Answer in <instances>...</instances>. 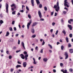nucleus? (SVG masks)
<instances>
[{"mask_svg": "<svg viewBox=\"0 0 73 73\" xmlns=\"http://www.w3.org/2000/svg\"><path fill=\"white\" fill-rule=\"evenodd\" d=\"M32 23V20L31 19L30 21V22L29 23H28L27 24V29H29V26Z\"/></svg>", "mask_w": 73, "mask_h": 73, "instance_id": "39448f33", "label": "nucleus"}, {"mask_svg": "<svg viewBox=\"0 0 73 73\" xmlns=\"http://www.w3.org/2000/svg\"><path fill=\"white\" fill-rule=\"evenodd\" d=\"M66 40L67 42H69V39L68 38V37H66Z\"/></svg>", "mask_w": 73, "mask_h": 73, "instance_id": "5701e85b", "label": "nucleus"}, {"mask_svg": "<svg viewBox=\"0 0 73 73\" xmlns=\"http://www.w3.org/2000/svg\"><path fill=\"white\" fill-rule=\"evenodd\" d=\"M42 7V4H40L39 6V8H41Z\"/></svg>", "mask_w": 73, "mask_h": 73, "instance_id": "393cba45", "label": "nucleus"}, {"mask_svg": "<svg viewBox=\"0 0 73 73\" xmlns=\"http://www.w3.org/2000/svg\"><path fill=\"white\" fill-rule=\"evenodd\" d=\"M69 52L70 53H73V49H69Z\"/></svg>", "mask_w": 73, "mask_h": 73, "instance_id": "aec40b11", "label": "nucleus"}, {"mask_svg": "<svg viewBox=\"0 0 73 73\" xmlns=\"http://www.w3.org/2000/svg\"><path fill=\"white\" fill-rule=\"evenodd\" d=\"M9 51H8V50H7L6 51V53L7 54H9Z\"/></svg>", "mask_w": 73, "mask_h": 73, "instance_id": "bf43d9fd", "label": "nucleus"}, {"mask_svg": "<svg viewBox=\"0 0 73 73\" xmlns=\"http://www.w3.org/2000/svg\"><path fill=\"white\" fill-rule=\"evenodd\" d=\"M38 15L40 18V21H44V19H41V18H42V15H41V12H40V11H38Z\"/></svg>", "mask_w": 73, "mask_h": 73, "instance_id": "f03ea898", "label": "nucleus"}, {"mask_svg": "<svg viewBox=\"0 0 73 73\" xmlns=\"http://www.w3.org/2000/svg\"><path fill=\"white\" fill-rule=\"evenodd\" d=\"M69 71H70V72H73V70H72V68L70 69H69Z\"/></svg>", "mask_w": 73, "mask_h": 73, "instance_id": "4d7b16f0", "label": "nucleus"}, {"mask_svg": "<svg viewBox=\"0 0 73 73\" xmlns=\"http://www.w3.org/2000/svg\"><path fill=\"white\" fill-rule=\"evenodd\" d=\"M15 21H13L12 22V25H14L15 24Z\"/></svg>", "mask_w": 73, "mask_h": 73, "instance_id": "a19ab883", "label": "nucleus"}, {"mask_svg": "<svg viewBox=\"0 0 73 73\" xmlns=\"http://www.w3.org/2000/svg\"><path fill=\"white\" fill-rule=\"evenodd\" d=\"M9 59H11L12 58V56L9 55Z\"/></svg>", "mask_w": 73, "mask_h": 73, "instance_id": "c03bdc74", "label": "nucleus"}, {"mask_svg": "<svg viewBox=\"0 0 73 73\" xmlns=\"http://www.w3.org/2000/svg\"><path fill=\"white\" fill-rule=\"evenodd\" d=\"M48 46L50 47L51 49H52V46L50 44H48Z\"/></svg>", "mask_w": 73, "mask_h": 73, "instance_id": "cd10ccee", "label": "nucleus"}, {"mask_svg": "<svg viewBox=\"0 0 73 73\" xmlns=\"http://www.w3.org/2000/svg\"><path fill=\"white\" fill-rule=\"evenodd\" d=\"M44 8L45 11H47V7H44Z\"/></svg>", "mask_w": 73, "mask_h": 73, "instance_id": "473e14b6", "label": "nucleus"}, {"mask_svg": "<svg viewBox=\"0 0 73 73\" xmlns=\"http://www.w3.org/2000/svg\"><path fill=\"white\" fill-rule=\"evenodd\" d=\"M20 40H18V44L19 45V44H20Z\"/></svg>", "mask_w": 73, "mask_h": 73, "instance_id": "603ef678", "label": "nucleus"}, {"mask_svg": "<svg viewBox=\"0 0 73 73\" xmlns=\"http://www.w3.org/2000/svg\"><path fill=\"white\" fill-rule=\"evenodd\" d=\"M28 17L30 19H31V15L30 14L28 15Z\"/></svg>", "mask_w": 73, "mask_h": 73, "instance_id": "7c9ffc66", "label": "nucleus"}, {"mask_svg": "<svg viewBox=\"0 0 73 73\" xmlns=\"http://www.w3.org/2000/svg\"><path fill=\"white\" fill-rule=\"evenodd\" d=\"M11 7H13L14 6H15V4H13L11 5Z\"/></svg>", "mask_w": 73, "mask_h": 73, "instance_id": "3c124183", "label": "nucleus"}, {"mask_svg": "<svg viewBox=\"0 0 73 73\" xmlns=\"http://www.w3.org/2000/svg\"><path fill=\"white\" fill-rule=\"evenodd\" d=\"M14 30L15 31H16L17 30L16 27H14Z\"/></svg>", "mask_w": 73, "mask_h": 73, "instance_id": "864d4df0", "label": "nucleus"}, {"mask_svg": "<svg viewBox=\"0 0 73 73\" xmlns=\"http://www.w3.org/2000/svg\"><path fill=\"white\" fill-rule=\"evenodd\" d=\"M19 52H20V50H17L16 51V53H19Z\"/></svg>", "mask_w": 73, "mask_h": 73, "instance_id": "6e6d98bb", "label": "nucleus"}, {"mask_svg": "<svg viewBox=\"0 0 73 73\" xmlns=\"http://www.w3.org/2000/svg\"><path fill=\"white\" fill-rule=\"evenodd\" d=\"M31 31L32 33H35V29L33 27L31 29Z\"/></svg>", "mask_w": 73, "mask_h": 73, "instance_id": "4468645a", "label": "nucleus"}, {"mask_svg": "<svg viewBox=\"0 0 73 73\" xmlns=\"http://www.w3.org/2000/svg\"><path fill=\"white\" fill-rule=\"evenodd\" d=\"M9 32L8 31H7L6 32V34L5 35V36H9Z\"/></svg>", "mask_w": 73, "mask_h": 73, "instance_id": "412c9836", "label": "nucleus"}, {"mask_svg": "<svg viewBox=\"0 0 73 73\" xmlns=\"http://www.w3.org/2000/svg\"><path fill=\"white\" fill-rule=\"evenodd\" d=\"M48 50L50 53H52V51L50 50Z\"/></svg>", "mask_w": 73, "mask_h": 73, "instance_id": "774afa93", "label": "nucleus"}, {"mask_svg": "<svg viewBox=\"0 0 73 73\" xmlns=\"http://www.w3.org/2000/svg\"><path fill=\"white\" fill-rule=\"evenodd\" d=\"M3 23H4V22L2 20H1L0 21V24H2Z\"/></svg>", "mask_w": 73, "mask_h": 73, "instance_id": "bb28decb", "label": "nucleus"}, {"mask_svg": "<svg viewBox=\"0 0 73 73\" xmlns=\"http://www.w3.org/2000/svg\"><path fill=\"white\" fill-rule=\"evenodd\" d=\"M9 30L10 31H12V30H13L12 28V27L9 28Z\"/></svg>", "mask_w": 73, "mask_h": 73, "instance_id": "e433bc0d", "label": "nucleus"}, {"mask_svg": "<svg viewBox=\"0 0 73 73\" xmlns=\"http://www.w3.org/2000/svg\"><path fill=\"white\" fill-rule=\"evenodd\" d=\"M63 63H61L60 64V65L61 66H63Z\"/></svg>", "mask_w": 73, "mask_h": 73, "instance_id": "a18cd8bd", "label": "nucleus"}, {"mask_svg": "<svg viewBox=\"0 0 73 73\" xmlns=\"http://www.w3.org/2000/svg\"><path fill=\"white\" fill-rule=\"evenodd\" d=\"M61 50H63V49H64V47L63 45L61 46Z\"/></svg>", "mask_w": 73, "mask_h": 73, "instance_id": "2f4dec72", "label": "nucleus"}, {"mask_svg": "<svg viewBox=\"0 0 73 73\" xmlns=\"http://www.w3.org/2000/svg\"><path fill=\"white\" fill-rule=\"evenodd\" d=\"M0 17H1V18H2V17H3V15H2V14H1L0 15Z\"/></svg>", "mask_w": 73, "mask_h": 73, "instance_id": "0e129e2a", "label": "nucleus"}, {"mask_svg": "<svg viewBox=\"0 0 73 73\" xmlns=\"http://www.w3.org/2000/svg\"><path fill=\"white\" fill-rule=\"evenodd\" d=\"M38 47H37V46H36V47H35V50H38Z\"/></svg>", "mask_w": 73, "mask_h": 73, "instance_id": "338daca9", "label": "nucleus"}, {"mask_svg": "<svg viewBox=\"0 0 73 73\" xmlns=\"http://www.w3.org/2000/svg\"><path fill=\"white\" fill-rule=\"evenodd\" d=\"M67 1H68V0H64V5L65 7H66V6L68 8L69 6L68 5V2H67Z\"/></svg>", "mask_w": 73, "mask_h": 73, "instance_id": "20e7f679", "label": "nucleus"}, {"mask_svg": "<svg viewBox=\"0 0 73 73\" xmlns=\"http://www.w3.org/2000/svg\"><path fill=\"white\" fill-rule=\"evenodd\" d=\"M14 70V69H13V68H11L10 70V72H13V71Z\"/></svg>", "mask_w": 73, "mask_h": 73, "instance_id": "4c0bfd02", "label": "nucleus"}, {"mask_svg": "<svg viewBox=\"0 0 73 73\" xmlns=\"http://www.w3.org/2000/svg\"><path fill=\"white\" fill-rule=\"evenodd\" d=\"M36 2V3L37 4V5H39L40 4V1H39V0H35Z\"/></svg>", "mask_w": 73, "mask_h": 73, "instance_id": "a211bd4d", "label": "nucleus"}, {"mask_svg": "<svg viewBox=\"0 0 73 73\" xmlns=\"http://www.w3.org/2000/svg\"><path fill=\"white\" fill-rule=\"evenodd\" d=\"M61 72H62L63 73H69V72H67V70L66 69L64 71L62 70H61Z\"/></svg>", "mask_w": 73, "mask_h": 73, "instance_id": "1a4fd4ad", "label": "nucleus"}, {"mask_svg": "<svg viewBox=\"0 0 73 73\" xmlns=\"http://www.w3.org/2000/svg\"><path fill=\"white\" fill-rule=\"evenodd\" d=\"M36 35H33L31 36V37L32 38H35L36 37Z\"/></svg>", "mask_w": 73, "mask_h": 73, "instance_id": "a878e982", "label": "nucleus"}, {"mask_svg": "<svg viewBox=\"0 0 73 73\" xmlns=\"http://www.w3.org/2000/svg\"><path fill=\"white\" fill-rule=\"evenodd\" d=\"M15 13H16V11H13L12 13V14L13 15H15Z\"/></svg>", "mask_w": 73, "mask_h": 73, "instance_id": "37998d69", "label": "nucleus"}, {"mask_svg": "<svg viewBox=\"0 0 73 73\" xmlns=\"http://www.w3.org/2000/svg\"><path fill=\"white\" fill-rule=\"evenodd\" d=\"M62 32L64 34V36H65L66 35V31H65V30H63L62 31Z\"/></svg>", "mask_w": 73, "mask_h": 73, "instance_id": "4be33fe9", "label": "nucleus"}, {"mask_svg": "<svg viewBox=\"0 0 73 73\" xmlns=\"http://www.w3.org/2000/svg\"><path fill=\"white\" fill-rule=\"evenodd\" d=\"M57 15V13H55L54 14V16H56Z\"/></svg>", "mask_w": 73, "mask_h": 73, "instance_id": "052dcab7", "label": "nucleus"}, {"mask_svg": "<svg viewBox=\"0 0 73 73\" xmlns=\"http://www.w3.org/2000/svg\"><path fill=\"white\" fill-rule=\"evenodd\" d=\"M23 53L24 54H26L25 56V61H27L28 60L27 57H28V54H27V51H24Z\"/></svg>", "mask_w": 73, "mask_h": 73, "instance_id": "7ed1b4c3", "label": "nucleus"}, {"mask_svg": "<svg viewBox=\"0 0 73 73\" xmlns=\"http://www.w3.org/2000/svg\"><path fill=\"white\" fill-rule=\"evenodd\" d=\"M53 72L54 73H56V70L55 69H53Z\"/></svg>", "mask_w": 73, "mask_h": 73, "instance_id": "5fc2aeb1", "label": "nucleus"}, {"mask_svg": "<svg viewBox=\"0 0 73 73\" xmlns=\"http://www.w3.org/2000/svg\"><path fill=\"white\" fill-rule=\"evenodd\" d=\"M53 29H51L50 30V32H51V33H52V32H53Z\"/></svg>", "mask_w": 73, "mask_h": 73, "instance_id": "e2e57ef3", "label": "nucleus"}, {"mask_svg": "<svg viewBox=\"0 0 73 73\" xmlns=\"http://www.w3.org/2000/svg\"><path fill=\"white\" fill-rule=\"evenodd\" d=\"M40 53H43V49H42L40 51Z\"/></svg>", "mask_w": 73, "mask_h": 73, "instance_id": "c9c22d12", "label": "nucleus"}, {"mask_svg": "<svg viewBox=\"0 0 73 73\" xmlns=\"http://www.w3.org/2000/svg\"><path fill=\"white\" fill-rule=\"evenodd\" d=\"M27 62H24L23 63V66L24 67V68H25V67L27 66Z\"/></svg>", "mask_w": 73, "mask_h": 73, "instance_id": "6e6552de", "label": "nucleus"}, {"mask_svg": "<svg viewBox=\"0 0 73 73\" xmlns=\"http://www.w3.org/2000/svg\"><path fill=\"white\" fill-rule=\"evenodd\" d=\"M38 24V23L37 22H34L33 23L32 25V27H35L36 25H37V24Z\"/></svg>", "mask_w": 73, "mask_h": 73, "instance_id": "9b49d317", "label": "nucleus"}, {"mask_svg": "<svg viewBox=\"0 0 73 73\" xmlns=\"http://www.w3.org/2000/svg\"><path fill=\"white\" fill-rule=\"evenodd\" d=\"M43 60L44 62H47L48 61V59L46 58H44L43 59Z\"/></svg>", "mask_w": 73, "mask_h": 73, "instance_id": "f3484780", "label": "nucleus"}, {"mask_svg": "<svg viewBox=\"0 0 73 73\" xmlns=\"http://www.w3.org/2000/svg\"><path fill=\"white\" fill-rule=\"evenodd\" d=\"M54 8L56 12H58L60 10V6H59V3L58 1L56 3V5H54Z\"/></svg>", "mask_w": 73, "mask_h": 73, "instance_id": "f257e3e1", "label": "nucleus"}, {"mask_svg": "<svg viewBox=\"0 0 73 73\" xmlns=\"http://www.w3.org/2000/svg\"><path fill=\"white\" fill-rule=\"evenodd\" d=\"M33 68V66H31V67L28 68L29 69H32Z\"/></svg>", "mask_w": 73, "mask_h": 73, "instance_id": "f704fd0d", "label": "nucleus"}, {"mask_svg": "<svg viewBox=\"0 0 73 73\" xmlns=\"http://www.w3.org/2000/svg\"><path fill=\"white\" fill-rule=\"evenodd\" d=\"M31 3L32 5V6L34 7L35 5L34 4V0H31Z\"/></svg>", "mask_w": 73, "mask_h": 73, "instance_id": "f8f14e48", "label": "nucleus"}, {"mask_svg": "<svg viewBox=\"0 0 73 73\" xmlns=\"http://www.w3.org/2000/svg\"><path fill=\"white\" fill-rule=\"evenodd\" d=\"M19 35V34H17L15 35V36H16V37H17V36H18Z\"/></svg>", "mask_w": 73, "mask_h": 73, "instance_id": "680f3d73", "label": "nucleus"}, {"mask_svg": "<svg viewBox=\"0 0 73 73\" xmlns=\"http://www.w3.org/2000/svg\"><path fill=\"white\" fill-rule=\"evenodd\" d=\"M58 30H57L56 31V33H55L56 35H57L58 34Z\"/></svg>", "mask_w": 73, "mask_h": 73, "instance_id": "ea45409f", "label": "nucleus"}, {"mask_svg": "<svg viewBox=\"0 0 73 73\" xmlns=\"http://www.w3.org/2000/svg\"><path fill=\"white\" fill-rule=\"evenodd\" d=\"M73 36L72 35V34H70L69 35V37L70 38H72Z\"/></svg>", "mask_w": 73, "mask_h": 73, "instance_id": "72a5a7b5", "label": "nucleus"}, {"mask_svg": "<svg viewBox=\"0 0 73 73\" xmlns=\"http://www.w3.org/2000/svg\"><path fill=\"white\" fill-rule=\"evenodd\" d=\"M44 44H45V42H44V40H43L42 43V45H44Z\"/></svg>", "mask_w": 73, "mask_h": 73, "instance_id": "de8ad7c7", "label": "nucleus"}, {"mask_svg": "<svg viewBox=\"0 0 73 73\" xmlns=\"http://www.w3.org/2000/svg\"><path fill=\"white\" fill-rule=\"evenodd\" d=\"M64 55H65L66 56V57L65 58V59H67L68 58V53L66 52H65L64 54Z\"/></svg>", "mask_w": 73, "mask_h": 73, "instance_id": "0eeeda50", "label": "nucleus"}, {"mask_svg": "<svg viewBox=\"0 0 73 73\" xmlns=\"http://www.w3.org/2000/svg\"><path fill=\"white\" fill-rule=\"evenodd\" d=\"M20 67H21V66L19 65H17L16 66V68H20Z\"/></svg>", "mask_w": 73, "mask_h": 73, "instance_id": "b1692460", "label": "nucleus"}, {"mask_svg": "<svg viewBox=\"0 0 73 73\" xmlns=\"http://www.w3.org/2000/svg\"><path fill=\"white\" fill-rule=\"evenodd\" d=\"M54 13V11H53L52 12H51V16H52L53 15V13Z\"/></svg>", "mask_w": 73, "mask_h": 73, "instance_id": "8fccbe9b", "label": "nucleus"}, {"mask_svg": "<svg viewBox=\"0 0 73 73\" xmlns=\"http://www.w3.org/2000/svg\"><path fill=\"white\" fill-rule=\"evenodd\" d=\"M23 8H25V6H24V5H22V9H24Z\"/></svg>", "mask_w": 73, "mask_h": 73, "instance_id": "49530a36", "label": "nucleus"}, {"mask_svg": "<svg viewBox=\"0 0 73 73\" xmlns=\"http://www.w3.org/2000/svg\"><path fill=\"white\" fill-rule=\"evenodd\" d=\"M13 49H14V50H15L16 49V46H14L13 48Z\"/></svg>", "mask_w": 73, "mask_h": 73, "instance_id": "09e8293b", "label": "nucleus"}, {"mask_svg": "<svg viewBox=\"0 0 73 73\" xmlns=\"http://www.w3.org/2000/svg\"><path fill=\"white\" fill-rule=\"evenodd\" d=\"M21 45L24 49H25V46L24 45V43L23 42H22Z\"/></svg>", "mask_w": 73, "mask_h": 73, "instance_id": "2eb2a0df", "label": "nucleus"}, {"mask_svg": "<svg viewBox=\"0 0 73 73\" xmlns=\"http://www.w3.org/2000/svg\"><path fill=\"white\" fill-rule=\"evenodd\" d=\"M20 12H24V10H20Z\"/></svg>", "mask_w": 73, "mask_h": 73, "instance_id": "13d9d810", "label": "nucleus"}, {"mask_svg": "<svg viewBox=\"0 0 73 73\" xmlns=\"http://www.w3.org/2000/svg\"><path fill=\"white\" fill-rule=\"evenodd\" d=\"M33 60L34 61V62H33L34 64H35V65H36V64H37V62H36V60H35V58H33Z\"/></svg>", "mask_w": 73, "mask_h": 73, "instance_id": "6ab92c4d", "label": "nucleus"}, {"mask_svg": "<svg viewBox=\"0 0 73 73\" xmlns=\"http://www.w3.org/2000/svg\"><path fill=\"white\" fill-rule=\"evenodd\" d=\"M68 48H70L72 46V45L70 43H68Z\"/></svg>", "mask_w": 73, "mask_h": 73, "instance_id": "c85d7f7f", "label": "nucleus"}, {"mask_svg": "<svg viewBox=\"0 0 73 73\" xmlns=\"http://www.w3.org/2000/svg\"><path fill=\"white\" fill-rule=\"evenodd\" d=\"M71 22H73V19H70V20H68V23H69V24H71Z\"/></svg>", "mask_w": 73, "mask_h": 73, "instance_id": "dca6fc26", "label": "nucleus"}, {"mask_svg": "<svg viewBox=\"0 0 73 73\" xmlns=\"http://www.w3.org/2000/svg\"><path fill=\"white\" fill-rule=\"evenodd\" d=\"M63 13L64 15H65V14H66V11H63Z\"/></svg>", "mask_w": 73, "mask_h": 73, "instance_id": "69168bd1", "label": "nucleus"}, {"mask_svg": "<svg viewBox=\"0 0 73 73\" xmlns=\"http://www.w3.org/2000/svg\"><path fill=\"white\" fill-rule=\"evenodd\" d=\"M64 20H63V19H61V22L62 23V24H64Z\"/></svg>", "mask_w": 73, "mask_h": 73, "instance_id": "c756f323", "label": "nucleus"}, {"mask_svg": "<svg viewBox=\"0 0 73 73\" xmlns=\"http://www.w3.org/2000/svg\"><path fill=\"white\" fill-rule=\"evenodd\" d=\"M8 8H9V5L6 3V13H8Z\"/></svg>", "mask_w": 73, "mask_h": 73, "instance_id": "423d86ee", "label": "nucleus"}, {"mask_svg": "<svg viewBox=\"0 0 73 73\" xmlns=\"http://www.w3.org/2000/svg\"><path fill=\"white\" fill-rule=\"evenodd\" d=\"M20 56H21V58L22 59H24L25 58V56H24V55L23 54H21L20 55Z\"/></svg>", "mask_w": 73, "mask_h": 73, "instance_id": "9d476101", "label": "nucleus"}, {"mask_svg": "<svg viewBox=\"0 0 73 73\" xmlns=\"http://www.w3.org/2000/svg\"><path fill=\"white\" fill-rule=\"evenodd\" d=\"M68 27L69 28L70 31H72V25H68Z\"/></svg>", "mask_w": 73, "mask_h": 73, "instance_id": "ddd939ff", "label": "nucleus"}, {"mask_svg": "<svg viewBox=\"0 0 73 73\" xmlns=\"http://www.w3.org/2000/svg\"><path fill=\"white\" fill-rule=\"evenodd\" d=\"M26 9L27 10V11H29V8H28L27 6H26Z\"/></svg>", "mask_w": 73, "mask_h": 73, "instance_id": "58836bf2", "label": "nucleus"}, {"mask_svg": "<svg viewBox=\"0 0 73 73\" xmlns=\"http://www.w3.org/2000/svg\"><path fill=\"white\" fill-rule=\"evenodd\" d=\"M55 24H56V23L54 22H53L52 23V26H54Z\"/></svg>", "mask_w": 73, "mask_h": 73, "instance_id": "79ce46f5", "label": "nucleus"}]
</instances>
